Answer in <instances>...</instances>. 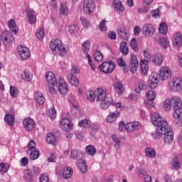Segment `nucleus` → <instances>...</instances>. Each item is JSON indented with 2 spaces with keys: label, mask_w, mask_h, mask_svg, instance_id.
Masks as SVG:
<instances>
[{
  "label": "nucleus",
  "mask_w": 182,
  "mask_h": 182,
  "mask_svg": "<svg viewBox=\"0 0 182 182\" xmlns=\"http://www.w3.org/2000/svg\"><path fill=\"white\" fill-rule=\"evenodd\" d=\"M151 122L154 126L156 127V129L151 133L154 139H160L166 132L171 130L166 120H163L161 116L158 112H154L151 114Z\"/></svg>",
  "instance_id": "f257e3e1"
},
{
  "label": "nucleus",
  "mask_w": 182,
  "mask_h": 182,
  "mask_svg": "<svg viewBox=\"0 0 182 182\" xmlns=\"http://www.w3.org/2000/svg\"><path fill=\"white\" fill-rule=\"evenodd\" d=\"M95 99L97 102H100V105L102 109H107L113 103V98L107 97L106 89L103 87H99L95 90Z\"/></svg>",
  "instance_id": "f03ea898"
},
{
  "label": "nucleus",
  "mask_w": 182,
  "mask_h": 182,
  "mask_svg": "<svg viewBox=\"0 0 182 182\" xmlns=\"http://www.w3.org/2000/svg\"><path fill=\"white\" fill-rule=\"evenodd\" d=\"M171 103L174 109L173 117L176 119L179 126H182V100L178 96H173L171 99Z\"/></svg>",
  "instance_id": "7ed1b4c3"
},
{
  "label": "nucleus",
  "mask_w": 182,
  "mask_h": 182,
  "mask_svg": "<svg viewBox=\"0 0 182 182\" xmlns=\"http://www.w3.org/2000/svg\"><path fill=\"white\" fill-rule=\"evenodd\" d=\"M50 48L53 55L58 56H65L68 53V47L59 38L53 39L50 43Z\"/></svg>",
  "instance_id": "20e7f679"
},
{
  "label": "nucleus",
  "mask_w": 182,
  "mask_h": 182,
  "mask_svg": "<svg viewBox=\"0 0 182 182\" xmlns=\"http://www.w3.org/2000/svg\"><path fill=\"white\" fill-rule=\"evenodd\" d=\"M46 79L48 85V92L50 95H56V90H58V80L53 72H48L46 75Z\"/></svg>",
  "instance_id": "39448f33"
},
{
  "label": "nucleus",
  "mask_w": 182,
  "mask_h": 182,
  "mask_svg": "<svg viewBox=\"0 0 182 182\" xmlns=\"http://www.w3.org/2000/svg\"><path fill=\"white\" fill-rule=\"evenodd\" d=\"M168 89L173 93H178L182 90V79L181 77H174L168 84Z\"/></svg>",
  "instance_id": "423d86ee"
},
{
  "label": "nucleus",
  "mask_w": 182,
  "mask_h": 182,
  "mask_svg": "<svg viewBox=\"0 0 182 182\" xmlns=\"http://www.w3.org/2000/svg\"><path fill=\"white\" fill-rule=\"evenodd\" d=\"M28 150L27 153L31 159V160H36L39 159V156H41V153L39 150L36 149V142L35 141L31 140L28 144Z\"/></svg>",
  "instance_id": "0eeeda50"
},
{
  "label": "nucleus",
  "mask_w": 182,
  "mask_h": 182,
  "mask_svg": "<svg viewBox=\"0 0 182 182\" xmlns=\"http://www.w3.org/2000/svg\"><path fill=\"white\" fill-rule=\"evenodd\" d=\"M115 68L116 64H114V62L113 61L103 62L99 65V69L101 70V72L107 74L112 73L113 70H114Z\"/></svg>",
  "instance_id": "6e6552de"
},
{
  "label": "nucleus",
  "mask_w": 182,
  "mask_h": 182,
  "mask_svg": "<svg viewBox=\"0 0 182 182\" xmlns=\"http://www.w3.org/2000/svg\"><path fill=\"white\" fill-rule=\"evenodd\" d=\"M17 52L20 58V60H28L31 58V50L26 46H19L17 48Z\"/></svg>",
  "instance_id": "1a4fd4ad"
},
{
  "label": "nucleus",
  "mask_w": 182,
  "mask_h": 182,
  "mask_svg": "<svg viewBox=\"0 0 182 182\" xmlns=\"http://www.w3.org/2000/svg\"><path fill=\"white\" fill-rule=\"evenodd\" d=\"M60 127L64 132H70L73 129V124L70 121V117H64L60 120Z\"/></svg>",
  "instance_id": "9d476101"
},
{
  "label": "nucleus",
  "mask_w": 182,
  "mask_h": 182,
  "mask_svg": "<svg viewBox=\"0 0 182 182\" xmlns=\"http://www.w3.org/2000/svg\"><path fill=\"white\" fill-rule=\"evenodd\" d=\"M160 76L159 75L158 73H152L149 75L148 85L150 89H156L159 86V83L160 80L159 79Z\"/></svg>",
  "instance_id": "9b49d317"
},
{
  "label": "nucleus",
  "mask_w": 182,
  "mask_h": 182,
  "mask_svg": "<svg viewBox=\"0 0 182 182\" xmlns=\"http://www.w3.org/2000/svg\"><path fill=\"white\" fill-rule=\"evenodd\" d=\"M83 9L84 12H85L87 15L93 14V12H95V9H96L95 1H93V0H85L83 4Z\"/></svg>",
  "instance_id": "f8f14e48"
},
{
  "label": "nucleus",
  "mask_w": 182,
  "mask_h": 182,
  "mask_svg": "<svg viewBox=\"0 0 182 182\" xmlns=\"http://www.w3.org/2000/svg\"><path fill=\"white\" fill-rule=\"evenodd\" d=\"M1 42L4 46H8L11 42L15 41V38L11 31H4L1 34Z\"/></svg>",
  "instance_id": "ddd939ff"
},
{
  "label": "nucleus",
  "mask_w": 182,
  "mask_h": 182,
  "mask_svg": "<svg viewBox=\"0 0 182 182\" xmlns=\"http://www.w3.org/2000/svg\"><path fill=\"white\" fill-rule=\"evenodd\" d=\"M139 68V60L137 56L134 54H132L129 59V71L131 73H136Z\"/></svg>",
  "instance_id": "4468645a"
},
{
  "label": "nucleus",
  "mask_w": 182,
  "mask_h": 182,
  "mask_svg": "<svg viewBox=\"0 0 182 182\" xmlns=\"http://www.w3.org/2000/svg\"><path fill=\"white\" fill-rule=\"evenodd\" d=\"M171 69L168 67H161L159 70V77L161 80H168L171 77Z\"/></svg>",
  "instance_id": "2eb2a0df"
},
{
  "label": "nucleus",
  "mask_w": 182,
  "mask_h": 182,
  "mask_svg": "<svg viewBox=\"0 0 182 182\" xmlns=\"http://www.w3.org/2000/svg\"><path fill=\"white\" fill-rule=\"evenodd\" d=\"M57 85L61 95H66L68 93V90H69L68 82L62 77H59Z\"/></svg>",
  "instance_id": "dca6fc26"
},
{
  "label": "nucleus",
  "mask_w": 182,
  "mask_h": 182,
  "mask_svg": "<svg viewBox=\"0 0 182 182\" xmlns=\"http://www.w3.org/2000/svg\"><path fill=\"white\" fill-rule=\"evenodd\" d=\"M23 126L25 130L31 132L35 129V120L30 117L26 118L23 120Z\"/></svg>",
  "instance_id": "f3484780"
},
{
  "label": "nucleus",
  "mask_w": 182,
  "mask_h": 182,
  "mask_svg": "<svg viewBox=\"0 0 182 182\" xmlns=\"http://www.w3.org/2000/svg\"><path fill=\"white\" fill-rule=\"evenodd\" d=\"M142 31L146 36H153L156 32V28L151 23H146L143 26Z\"/></svg>",
  "instance_id": "a211bd4d"
},
{
  "label": "nucleus",
  "mask_w": 182,
  "mask_h": 182,
  "mask_svg": "<svg viewBox=\"0 0 182 182\" xmlns=\"http://www.w3.org/2000/svg\"><path fill=\"white\" fill-rule=\"evenodd\" d=\"M164 136V141L166 144H171L174 140V134L173 133V130L169 129L165 132L163 134Z\"/></svg>",
  "instance_id": "6ab92c4d"
},
{
  "label": "nucleus",
  "mask_w": 182,
  "mask_h": 182,
  "mask_svg": "<svg viewBox=\"0 0 182 182\" xmlns=\"http://www.w3.org/2000/svg\"><path fill=\"white\" fill-rule=\"evenodd\" d=\"M70 157L73 160H76L77 163L83 160V153L80 150L73 149L70 153Z\"/></svg>",
  "instance_id": "aec40b11"
},
{
  "label": "nucleus",
  "mask_w": 182,
  "mask_h": 182,
  "mask_svg": "<svg viewBox=\"0 0 182 182\" xmlns=\"http://www.w3.org/2000/svg\"><path fill=\"white\" fill-rule=\"evenodd\" d=\"M172 43L173 46L176 48H180L182 45V36L179 32L176 33L173 35Z\"/></svg>",
  "instance_id": "412c9836"
},
{
  "label": "nucleus",
  "mask_w": 182,
  "mask_h": 182,
  "mask_svg": "<svg viewBox=\"0 0 182 182\" xmlns=\"http://www.w3.org/2000/svg\"><path fill=\"white\" fill-rule=\"evenodd\" d=\"M26 16L27 18L31 24H35L36 23V13L33 9H28L26 10Z\"/></svg>",
  "instance_id": "4be33fe9"
},
{
  "label": "nucleus",
  "mask_w": 182,
  "mask_h": 182,
  "mask_svg": "<svg viewBox=\"0 0 182 182\" xmlns=\"http://www.w3.org/2000/svg\"><path fill=\"white\" fill-rule=\"evenodd\" d=\"M60 14L63 16H67L68 14H69V4L66 1H63L60 4Z\"/></svg>",
  "instance_id": "5701e85b"
},
{
  "label": "nucleus",
  "mask_w": 182,
  "mask_h": 182,
  "mask_svg": "<svg viewBox=\"0 0 182 182\" xmlns=\"http://www.w3.org/2000/svg\"><path fill=\"white\" fill-rule=\"evenodd\" d=\"M155 42L156 43H159L160 46H162L164 49L168 48V41L167 38L162 37L161 36H159L158 37H155Z\"/></svg>",
  "instance_id": "b1692460"
},
{
  "label": "nucleus",
  "mask_w": 182,
  "mask_h": 182,
  "mask_svg": "<svg viewBox=\"0 0 182 182\" xmlns=\"http://www.w3.org/2000/svg\"><path fill=\"white\" fill-rule=\"evenodd\" d=\"M140 128V123L139 122H129L125 125L127 132H133V130H138Z\"/></svg>",
  "instance_id": "393cba45"
},
{
  "label": "nucleus",
  "mask_w": 182,
  "mask_h": 182,
  "mask_svg": "<svg viewBox=\"0 0 182 182\" xmlns=\"http://www.w3.org/2000/svg\"><path fill=\"white\" fill-rule=\"evenodd\" d=\"M120 116V112L119 111H115L114 112H110L106 118L107 123H114L117 120L118 117Z\"/></svg>",
  "instance_id": "a878e982"
},
{
  "label": "nucleus",
  "mask_w": 182,
  "mask_h": 182,
  "mask_svg": "<svg viewBox=\"0 0 182 182\" xmlns=\"http://www.w3.org/2000/svg\"><path fill=\"white\" fill-rule=\"evenodd\" d=\"M152 62L156 65V66H161V65H163V55L161 53H155L152 57Z\"/></svg>",
  "instance_id": "bb28decb"
},
{
  "label": "nucleus",
  "mask_w": 182,
  "mask_h": 182,
  "mask_svg": "<svg viewBox=\"0 0 182 182\" xmlns=\"http://www.w3.org/2000/svg\"><path fill=\"white\" fill-rule=\"evenodd\" d=\"M67 77L70 85H72L73 86H75V87H79V80L76 78L75 75L72 73H68Z\"/></svg>",
  "instance_id": "cd10ccee"
},
{
  "label": "nucleus",
  "mask_w": 182,
  "mask_h": 182,
  "mask_svg": "<svg viewBox=\"0 0 182 182\" xmlns=\"http://www.w3.org/2000/svg\"><path fill=\"white\" fill-rule=\"evenodd\" d=\"M46 142L48 143V144L56 146V144H58V139L54 134L48 133L46 135Z\"/></svg>",
  "instance_id": "c85d7f7f"
},
{
  "label": "nucleus",
  "mask_w": 182,
  "mask_h": 182,
  "mask_svg": "<svg viewBox=\"0 0 182 182\" xmlns=\"http://www.w3.org/2000/svg\"><path fill=\"white\" fill-rule=\"evenodd\" d=\"M77 167L82 173L85 174L86 171H87V164H86V161L85 159H82L81 161L77 162Z\"/></svg>",
  "instance_id": "c756f323"
},
{
  "label": "nucleus",
  "mask_w": 182,
  "mask_h": 182,
  "mask_svg": "<svg viewBox=\"0 0 182 182\" xmlns=\"http://www.w3.org/2000/svg\"><path fill=\"white\" fill-rule=\"evenodd\" d=\"M113 88L118 95H123V93H124V86L120 82H115Z\"/></svg>",
  "instance_id": "7c9ffc66"
},
{
  "label": "nucleus",
  "mask_w": 182,
  "mask_h": 182,
  "mask_svg": "<svg viewBox=\"0 0 182 182\" xmlns=\"http://www.w3.org/2000/svg\"><path fill=\"white\" fill-rule=\"evenodd\" d=\"M35 100H36V102L39 105H43L46 102L45 97L43 96V94L42 92L37 91L34 94Z\"/></svg>",
  "instance_id": "2f4dec72"
},
{
  "label": "nucleus",
  "mask_w": 182,
  "mask_h": 182,
  "mask_svg": "<svg viewBox=\"0 0 182 182\" xmlns=\"http://www.w3.org/2000/svg\"><path fill=\"white\" fill-rule=\"evenodd\" d=\"M73 176V171L70 166H65L63 170V177L64 178H70Z\"/></svg>",
  "instance_id": "473e14b6"
},
{
  "label": "nucleus",
  "mask_w": 182,
  "mask_h": 182,
  "mask_svg": "<svg viewBox=\"0 0 182 182\" xmlns=\"http://www.w3.org/2000/svg\"><path fill=\"white\" fill-rule=\"evenodd\" d=\"M82 51L84 55H86V57H87V55H89V52L90 50V41H85L81 46Z\"/></svg>",
  "instance_id": "72a5a7b5"
},
{
  "label": "nucleus",
  "mask_w": 182,
  "mask_h": 182,
  "mask_svg": "<svg viewBox=\"0 0 182 182\" xmlns=\"http://www.w3.org/2000/svg\"><path fill=\"white\" fill-rule=\"evenodd\" d=\"M147 87V85H144V81L139 80L135 85V92L140 93L141 90H144Z\"/></svg>",
  "instance_id": "f704fd0d"
},
{
  "label": "nucleus",
  "mask_w": 182,
  "mask_h": 182,
  "mask_svg": "<svg viewBox=\"0 0 182 182\" xmlns=\"http://www.w3.org/2000/svg\"><path fill=\"white\" fill-rule=\"evenodd\" d=\"M4 121L9 126H14V124H15V116H14V114H7L4 117Z\"/></svg>",
  "instance_id": "c9c22d12"
},
{
  "label": "nucleus",
  "mask_w": 182,
  "mask_h": 182,
  "mask_svg": "<svg viewBox=\"0 0 182 182\" xmlns=\"http://www.w3.org/2000/svg\"><path fill=\"white\" fill-rule=\"evenodd\" d=\"M119 50L124 55V56H127L129 55V48H127V43L122 41L119 45Z\"/></svg>",
  "instance_id": "e433bc0d"
},
{
  "label": "nucleus",
  "mask_w": 182,
  "mask_h": 182,
  "mask_svg": "<svg viewBox=\"0 0 182 182\" xmlns=\"http://www.w3.org/2000/svg\"><path fill=\"white\" fill-rule=\"evenodd\" d=\"M145 154L149 159H154L156 157V150L151 147H146L145 149Z\"/></svg>",
  "instance_id": "4c0bfd02"
},
{
  "label": "nucleus",
  "mask_w": 182,
  "mask_h": 182,
  "mask_svg": "<svg viewBox=\"0 0 182 182\" xmlns=\"http://www.w3.org/2000/svg\"><path fill=\"white\" fill-rule=\"evenodd\" d=\"M140 68L142 75H145V76H147L149 70V63L140 61Z\"/></svg>",
  "instance_id": "58836bf2"
},
{
  "label": "nucleus",
  "mask_w": 182,
  "mask_h": 182,
  "mask_svg": "<svg viewBox=\"0 0 182 182\" xmlns=\"http://www.w3.org/2000/svg\"><path fill=\"white\" fill-rule=\"evenodd\" d=\"M168 31V27L167 26V24L165 22H161L159 24V33H161L162 35H167Z\"/></svg>",
  "instance_id": "ea45409f"
},
{
  "label": "nucleus",
  "mask_w": 182,
  "mask_h": 182,
  "mask_svg": "<svg viewBox=\"0 0 182 182\" xmlns=\"http://www.w3.org/2000/svg\"><path fill=\"white\" fill-rule=\"evenodd\" d=\"M32 74L28 70H24L21 74V77L26 82H31L32 80Z\"/></svg>",
  "instance_id": "a19ab883"
},
{
  "label": "nucleus",
  "mask_w": 182,
  "mask_h": 182,
  "mask_svg": "<svg viewBox=\"0 0 182 182\" xmlns=\"http://www.w3.org/2000/svg\"><path fill=\"white\" fill-rule=\"evenodd\" d=\"M8 25L9 29H11L12 32H14L15 35H16V33H18V27H16V23L15 22V20L10 19L8 21Z\"/></svg>",
  "instance_id": "79ce46f5"
},
{
  "label": "nucleus",
  "mask_w": 182,
  "mask_h": 182,
  "mask_svg": "<svg viewBox=\"0 0 182 182\" xmlns=\"http://www.w3.org/2000/svg\"><path fill=\"white\" fill-rule=\"evenodd\" d=\"M113 6L114 9L118 11V12H123V11H124V6H123V4H122V2H120V1L119 0L114 1Z\"/></svg>",
  "instance_id": "37998d69"
},
{
  "label": "nucleus",
  "mask_w": 182,
  "mask_h": 182,
  "mask_svg": "<svg viewBox=\"0 0 182 182\" xmlns=\"http://www.w3.org/2000/svg\"><path fill=\"white\" fill-rule=\"evenodd\" d=\"M144 58H141V62L144 63H149L151 60V54L147 50L143 52Z\"/></svg>",
  "instance_id": "c03bdc74"
},
{
  "label": "nucleus",
  "mask_w": 182,
  "mask_h": 182,
  "mask_svg": "<svg viewBox=\"0 0 182 182\" xmlns=\"http://www.w3.org/2000/svg\"><path fill=\"white\" fill-rule=\"evenodd\" d=\"M85 151L88 156H93L96 154V148L93 145H88L85 148Z\"/></svg>",
  "instance_id": "a18cd8bd"
},
{
  "label": "nucleus",
  "mask_w": 182,
  "mask_h": 182,
  "mask_svg": "<svg viewBox=\"0 0 182 182\" xmlns=\"http://www.w3.org/2000/svg\"><path fill=\"white\" fill-rule=\"evenodd\" d=\"M86 96L89 102H95V99H96V92L95 91L94 92L92 90H90L87 91Z\"/></svg>",
  "instance_id": "49530a36"
},
{
  "label": "nucleus",
  "mask_w": 182,
  "mask_h": 182,
  "mask_svg": "<svg viewBox=\"0 0 182 182\" xmlns=\"http://www.w3.org/2000/svg\"><path fill=\"white\" fill-rule=\"evenodd\" d=\"M24 180L27 182H31L33 181V175L30 169H28L24 172Z\"/></svg>",
  "instance_id": "de8ad7c7"
},
{
  "label": "nucleus",
  "mask_w": 182,
  "mask_h": 182,
  "mask_svg": "<svg viewBox=\"0 0 182 182\" xmlns=\"http://www.w3.org/2000/svg\"><path fill=\"white\" fill-rule=\"evenodd\" d=\"M112 140L114 142V147L116 150H120L122 148V142H120V139L116 135H112Z\"/></svg>",
  "instance_id": "09e8293b"
},
{
  "label": "nucleus",
  "mask_w": 182,
  "mask_h": 182,
  "mask_svg": "<svg viewBox=\"0 0 182 182\" xmlns=\"http://www.w3.org/2000/svg\"><path fill=\"white\" fill-rule=\"evenodd\" d=\"M94 59L96 62H102L103 60V54L98 50L94 52Z\"/></svg>",
  "instance_id": "8fccbe9b"
},
{
  "label": "nucleus",
  "mask_w": 182,
  "mask_h": 182,
  "mask_svg": "<svg viewBox=\"0 0 182 182\" xmlns=\"http://www.w3.org/2000/svg\"><path fill=\"white\" fill-rule=\"evenodd\" d=\"M164 109L166 110V112H170L171 110V107L173 106L171 104V100L170 98L166 99L163 104Z\"/></svg>",
  "instance_id": "3c124183"
},
{
  "label": "nucleus",
  "mask_w": 182,
  "mask_h": 182,
  "mask_svg": "<svg viewBox=\"0 0 182 182\" xmlns=\"http://www.w3.org/2000/svg\"><path fill=\"white\" fill-rule=\"evenodd\" d=\"M118 34L120 38H122V39H126V38H127V35H129V33L127 31H126L124 27H121L118 31Z\"/></svg>",
  "instance_id": "603ef678"
},
{
  "label": "nucleus",
  "mask_w": 182,
  "mask_h": 182,
  "mask_svg": "<svg viewBox=\"0 0 182 182\" xmlns=\"http://www.w3.org/2000/svg\"><path fill=\"white\" fill-rule=\"evenodd\" d=\"M117 64L118 65V66H119V68H123L124 72H126L127 64H126V61H124L123 58H119L117 59Z\"/></svg>",
  "instance_id": "864d4df0"
},
{
  "label": "nucleus",
  "mask_w": 182,
  "mask_h": 182,
  "mask_svg": "<svg viewBox=\"0 0 182 182\" xmlns=\"http://www.w3.org/2000/svg\"><path fill=\"white\" fill-rule=\"evenodd\" d=\"M77 31H79V26H76L75 24H71L69 26L68 32L70 33V35L77 33Z\"/></svg>",
  "instance_id": "5fc2aeb1"
},
{
  "label": "nucleus",
  "mask_w": 182,
  "mask_h": 182,
  "mask_svg": "<svg viewBox=\"0 0 182 182\" xmlns=\"http://www.w3.org/2000/svg\"><path fill=\"white\" fill-rule=\"evenodd\" d=\"M172 170H178L180 168V161L176 157L171 162Z\"/></svg>",
  "instance_id": "6e6d98bb"
},
{
  "label": "nucleus",
  "mask_w": 182,
  "mask_h": 182,
  "mask_svg": "<svg viewBox=\"0 0 182 182\" xmlns=\"http://www.w3.org/2000/svg\"><path fill=\"white\" fill-rule=\"evenodd\" d=\"M78 126L80 127H85V128L89 127L90 126V121L87 119H82L79 122Z\"/></svg>",
  "instance_id": "4d7b16f0"
},
{
  "label": "nucleus",
  "mask_w": 182,
  "mask_h": 182,
  "mask_svg": "<svg viewBox=\"0 0 182 182\" xmlns=\"http://www.w3.org/2000/svg\"><path fill=\"white\" fill-rule=\"evenodd\" d=\"M36 35L39 41H42L45 38V29H43V28H41Z\"/></svg>",
  "instance_id": "13d9d810"
},
{
  "label": "nucleus",
  "mask_w": 182,
  "mask_h": 182,
  "mask_svg": "<svg viewBox=\"0 0 182 182\" xmlns=\"http://www.w3.org/2000/svg\"><path fill=\"white\" fill-rule=\"evenodd\" d=\"M99 28L102 32H105V31H107V21L102 20L100 23Z\"/></svg>",
  "instance_id": "bf43d9fd"
},
{
  "label": "nucleus",
  "mask_w": 182,
  "mask_h": 182,
  "mask_svg": "<svg viewBox=\"0 0 182 182\" xmlns=\"http://www.w3.org/2000/svg\"><path fill=\"white\" fill-rule=\"evenodd\" d=\"M18 87L11 86L10 87V95L12 97H18Z\"/></svg>",
  "instance_id": "052dcab7"
},
{
  "label": "nucleus",
  "mask_w": 182,
  "mask_h": 182,
  "mask_svg": "<svg viewBox=\"0 0 182 182\" xmlns=\"http://www.w3.org/2000/svg\"><path fill=\"white\" fill-rule=\"evenodd\" d=\"M146 98L148 100H154L156 99V92L153 90H149L146 92Z\"/></svg>",
  "instance_id": "680f3d73"
},
{
  "label": "nucleus",
  "mask_w": 182,
  "mask_h": 182,
  "mask_svg": "<svg viewBox=\"0 0 182 182\" xmlns=\"http://www.w3.org/2000/svg\"><path fill=\"white\" fill-rule=\"evenodd\" d=\"M98 130H99V126L96 124H92L90 128V134H92V136H95V134L97 133Z\"/></svg>",
  "instance_id": "e2e57ef3"
},
{
  "label": "nucleus",
  "mask_w": 182,
  "mask_h": 182,
  "mask_svg": "<svg viewBox=\"0 0 182 182\" xmlns=\"http://www.w3.org/2000/svg\"><path fill=\"white\" fill-rule=\"evenodd\" d=\"M87 60L88 65L90 67V68L92 70H96V65L93 63V61H92V57H90V55H87Z\"/></svg>",
  "instance_id": "0e129e2a"
},
{
  "label": "nucleus",
  "mask_w": 182,
  "mask_h": 182,
  "mask_svg": "<svg viewBox=\"0 0 182 182\" xmlns=\"http://www.w3.org/2000/svg\"><path fill=\"white\" fill-rule=\"evenodd\" d=\"M8 170H9V165L8 164H0V171H2L3 173H7Z\"/></svg>",
  "instance_id": "69168bd1"
},
{
  "label": "nucleus",
  "mask_w": 182,
  "mask_h": 182,
  "mask_svg": "<svg viewBox=\"0 0 182 182\" xmlns=\"http://www.w3.org/2000/svg\"><path fill=\"white\" fill-rule=\"evenodd\" d=\"M33 176H38L41 173V168L36 166H33L32 169L30 170Z\"/></svg>",
  "instance_id": "338daca9"
},
{
  "label": "nucleus",
  "mask_w": 182,
  "mask_h": 182,
  "mask_svg": "<svg viewBox=\"0 0 182 182\" xmlns=\"http://www.w3.org/2000/svg\"><path fill=\"white\" fill-rule=\"evenodd\" d=\"M160 15H161V12L160 11L159 9H156L151 11L152 18H160Z\"/></svg>",
  "instance_id": "774afa93"
}]
</instances>
